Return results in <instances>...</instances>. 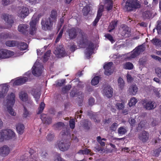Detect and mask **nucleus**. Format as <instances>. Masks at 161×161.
I'll return each instance as SVG.
<instances>
[{"mask_svg": "<svg viewBox=\"0 0 161 161\" xmlns=\"http://www.w3.org/2000/svg\"><path fill=\"white\" fill-rule=\"evenodd\" d=\"M21 82L22 85H23L28 80V78L26 77H19Z\"/></svg>", "mask_w": 161, "mask_h": 161, "instance_id": "4d7b16f0", "label": "nucleus"}, {"mask_svg": "<svg viewBox=\"0 0 161 161\" xmlns=\"http://www.w3.org/2000/svg\"><path fill=\"white\" fill-rule=\"evenodd\" d=\"M47 47L46 46H45L43 48L41 49V50H40V49H37V53L38 55H41L42 54L43 52L45 51L46 48H47Z\"/></svg>", "mask_w": 161, "mask_h": 161, "instance_id": "5fc2aeb1", "label": "nucleus"}, {"mask_svg": "<svg viewBox=\"0 0 161 161\" xmlns=\"http://www.w3.org/2000/svg\"><path fill=\"white\" fill-rule=\"evenodd\" d=\"M19 97L22 101L26 102L28 100V95L26 93L22 92L19 94Z\"/></svg>", "mask_w": 161, "mask_h": 161, "instance_id": "72a5a7b5", "label": "nucleus"}, {"mask_svg": "<svg viewBox=\"0 0 161 161\" xmlns=\"http://www.w3.org/2000/svg\"><path fill=\"white\" fill-rule=\"evenodd\" d=\"M54 23L50 18L45 19H42L41 24L42 29L45 30H50L51 29Z\"/></svg>", "mask_w": 161, "mask_h": 161, "instance_id": "20e7f679", "label": "nucleus"}, {"mask_svg": "<svg viewBox=\"0 0 161 161\" xmlns=\"http://www.w3.org/2000/svg\"><path fill=\"white\" fill-rule=\"evenodd\" d=\"M145 125L142 121H141L138 125V129L139 130H141L144 127Z\"/></svg>", "mask_w": 161, "mask_h": 161, "instance_id": "69168bd1", "label": "nucleus"}, {"mask_svg": "<svg viewBox=\"0 0 161 161\" xmlns=\"http://www.w3.org/2000/svg\"><path fill=\"white\" fill-rule=\"evenodd\" d=\"M14 86H19L22 85L21 81L19 77L13 83Z\"/></svg>", "mask_w": 161, "mask_h": 161, "instance_id": "864d4df0", "label": "nucleus"}, {"mask_svg": "<svg viewBox=\"0 0 161 161\" xmlns=\"http://www.w3.org/2000/svg\"><path fill=\"white\" fill-rule=\"evenodd\" d=\"M54 161H65L60 156V154H58L55 158Z\"/></svg>", "mask_w": 161, "mask_h": 161, "instance_id": "e2e57ef3", "label": "nucleus"}, {"mask_svg": "<svg viewBox=\"0 0 161 161\" xmlns=\"http://www.w3.org/2000/svg\"><path fill=\"white\" fill-rule=\"evenodd\" d=\"M82 126L85 129L89 130L92 126V123L87 119L82 120L80 123Z\"/></svg>", "mask_w": 161, "mask_h": 161, "instance_id": "412c9836", "label": "nucleus"}, {"mask_svg": "<svg viewBox=\"0 0 161 161\" xmlns=\"http://www.w3.org/2000/svg\"><path fill=\"white\" fill-rule=\"evenodd\" d=\"M113 64L112 62H109L105 64L103 66L105 69L104 74L107 75H109L113 73V71L111 69V67Z\"/></svg>", "mask_w": 161, "mask_h": 161, "instance_id": "ddd939ff", "label": "nucleus"}, {"mask_svg": "<svg viewBox=\"0 0 161 161\" xmlns=\"http://www.w3.org/2000/svg\"><path fill=\"white\" fill-rule=\"evenodd\" d=\"M105 2L107 6L106 8L108 11L112 9L113 7V2L112 0H105Z\"/></svg>", "mask_w": 161, "mask_h": 161, "instance_id": "c9c22d12", "label": "nucleus"}, {"mask_svg": "<svg viewBox=\"0 0 161 161\" xmlns=\"http://www.w3.org/2000/svg\"><path fill=\"white\" fill-rule=\"evenodd\" d=\"M118 82L119 87L121 89H123L124 86V82L123 79L119 77L118 79Z\"/></svg>", "mask_w": 161, "mask_h": 161, "instance_id": "37998d69", "label": "nucleus"}, {"mask_svg": "<svg viewBox=\"0 0 161 161\" xmlns=\"http://www.w3.org/2000/svg\"><path fill=\"white\" fill-rule=\"evenodd\" d=\"M6 131L7 140H15L16 139L17 136L15 133L11 129L5 130Z\"/></svg>", "mask_w": 161, "mask_h": 161, "instance_id": "dca6fc26", "label": "nucleus"}, {"mask_svg": "<svg viewBox=\"0 0 161 161\" xmlns=\"http://www.w3.org/2000/svg\"><path fill=\"white\" fill-rule=\"evenodd\" d=\"M103 93L106 97L108 98L111 97L113 94L112 88L109 85H105L103 90Z\"/></svg>", "mask_w": 161, "mask_h": 161, "instance_id": "f8f14e48", "label": "nucleus"}, {"mask_svg": "<svg viewBox=\"0 0 161 161\" xmlns=\"http://www.w3.org/2000/svg\"><path fill=\"white\" fill-rule=\"evenodd\" d=\"M151 16V13L149 11H146L142 13V16L144 19H149Z\"/></svg>", "mask_w": 161, "mask_h": 161, "instance_id": "ea45409f", "label": "nucleus"}, {"mask_svg": "<svg viewBox=\"0 0 161 161\" xmlns=\"http://www.w3.org/2000/svg\"><path fill=\"white\" fill-rule=\"evenodd\" d=\"M100 77L98 76H96L92 80L91 84L92 85L95 86L97 85L99 81Z\"/></svg>", "mask_w": 161, "mask_h": 161, "instance_id": "a19ab883", "label": "nucleus"}, {"mask_svg": "<svg viewBox=\"0 0 161 161\" xmlns=\"http://www.w3.org/2000/svg\"><path fill=\"white\" fill-rule=\"evenodd\" d=\"M145 50V47L142 45L138 46L133 50V52L129 57L130 58H133L138 56Z\"/></svg>", "mask_w": 161, "mask_h": 161, "instance_id": "423d86ee", "label": "nucleus"}, {"mask_svg": "<svg viewBox=\"0 0 161 161\" xmlns=\"http://www.w3.org/2000/svg\"><path fill=\"white\" fill-rule=\"evenodd\" d=\"M157 29L160 31H161V21H157Z\"/></svg>", "mask_w": 161, "mask_h": 161, "instance_id": "774afa93", "label": "nucleus"}, {"mask_svg": "<svg viewBox=\"0 0 161 161\" xmlns=\"http://www.w3.org/2000/svg\"><path fill=\"white\" fill-rule=\"evenodd\" d=\"M36 18L32 19L30 23V28L29 33L31 35H34L36 33Z\"/></svg>", "mask_w": 161, "mask_h": 161, "instance_id": "9d476101", "label": "nucleus"}, {"mask_svg": "<svg viewBox=\"0 0 161 161\" xmlns=\"http://www.w3.org/2000/svg\"><path fill=\"white\" fill-rule=\"evenodd\" d=\"M119 125L117 123L114 122L112 124L110 127V130L111 131H115Z\"/></svg>", "mask_w": 161, "mask_h": 161, "instance_id": "a18cd8bd", "label": "nucleus"}, {"mask_svg": "<svg viewBox=\"0 0 161 161\" xmlns=\"http://www.w3.org/2000/svg\"><path fill=\"white\" fill-rule=\"evenodd\" d=\"M141 103L143 107L147 110L153 109L156 106V104L154 102L149 101L146 99L142 100Z\"/></svg>", "mask_w": 161, "mask_h": 161, "instance_id": "39448f33", "label": "nucleus"}, {"mask_svg": "<svg viewBox=\"0 0 161 161\" xmlns=\"http://www.w3.org/2000/svg\"><path fill=\"white\" fill-rule=\"evenodd\" d=\"M95 100L94 98L91 97L89 99V104L90 105L92 106L94 104Z\"/></svg>", "mask_w": 161, "mask_h": 161, "instance_id": "680f3d73", "label": "nucleus"}, {"mask_svg": "<svg viewBox=\"0 0 161 161\" xmlns=\"http://www.w3.org/2000/svg\"><path fill=\"white\" fill-rule=\"evenodd\" d=\"M28 28V25L26 24H21L19 25L18 30L23 34L25 35L26 33H27Z\"/></svg>", "mask_w": 161, "mask_h": 161, "instance_id": "4be33fe9", "label": "nucleus"}, {"mask_svg": "<svg viewBox=\"0 0 161 161\" xmlns=\"http://www.w3.org/2000/svg\"><path fill=\"white\" fill-rule=\"evenodd\" d=\"M14 53L6 49H0V58L4 59L9 58L14 55Z\"/></svg>", "mask_w": 161, "mask_h": 161, "instance_id": "0eeeda50", "label": "nucleus"}, {"mask_svg": "<svg viewBox=\"0 0 161 161\" xmlns=\"http://www.w3.org/2000/svg\"><path fill=\"white\" fill-rule=\"evenodd\" d=\"M41 156L43 158H45L47 156L48 153L46 151H43L41 153Z\"/></svg>", "mask_w": 161, "mask_h": 161, "instance_id": "338daca9", "label": "nucleus"}, {"mask_svg": "<svg viewBox=\"0 0 161 161\" xmlns=\"http://www.w3.org/2000/svg\"><path fill=\"white\" fill-rule=\"evenodd\" d=\"M123 68L126 69L131 70L134 67L133 64L130 62H127L123 64Z\"/></svg>", "mask_w": 161, "mask_h": 161, "instance_id": "473e14b6", "label": "nucleus"}, {"mask_svg": "<svg viewBox=\"0 0 161 161\" xmlns=\"http://www.w3.org/2000/svg\"><path fill=\"white\" fill-rule=\"evenodd\" d=\"M137 99L134 97L131 98L128 104L130 107H131L135 105L137 102Z\"/></svg>", "mask_w": 161, "mask_h": 161, "instance_id": "49530a36", "label": "nucleus"}, {"mask_svg": "<svg viewBox=\"0 0 161 161\" xmlns=\"http://www.w3.org/2000/svg\"><path fill=\"white\" fill-rule=\"evenodd\" d=\"M32 94L35 98L36 102H38L41 96V93L37 90L34 89L32 90Z\"/></svg>", "mask_w": 161, "mask_h": 161, "instance_id": "cd10ccee", "label": "nucleus"}, {"mask_svg": "<svg viewBox=\"0 0 161 161\" xmlns=\"http://www.w3.org/2000/svg\"><path fill=\"white\" fill-rule=\"evenodd\" d=\"M118 23V21L117 20H112L111 21L108 27L109 32H111L116 27Z\"/></svg>", "mask_w": 161, "mask_h": 161, "instance_id": "393cba45", "label": "nucleus"}, {"mask_svg": "<svg viewBox=\"0 0 161 161\" xmlns=\"http://www.w3.org/2000/svg\"><path fill=\"white\" fill-rule=\"evenodd\" d=\"M123 9L128 12L135 11L141 7L140 2L138 0H123Z\"/></svg>", "mask_w": 161, "mask_h": 161, "instance_id": "f03ea898", "label": "nucleus"}, {"mask_svg": "<svg viewBox=\"0 0 161 161\" xmlns=\"http://www.w3.org/2000/svg\"><path fill=\"white\" fill-rule=\"evenodd\" d=\"M10 152L9 148L7 145H4L0 148V155L2 157H5L7 156Z\"/></svg>", "mask_w": 161, "mask_h": 161, "instance_id": "2eb2a0df", "label": "nucleus"}, {"mask_svg": "<svg viewBox=\"0 0 161 161\" xmlns=\"http://www.w3.org/2000/svg\"><path fill=\"white\" fill-rule=\"evenodd\" d=\"M16 127L17 131L19 135H22L24 133L25 127L23 124L19 123Z\"/></svg>", "mask_w": 161, "mask_h": 161, "instance_id": "b1692460", "label": "nucleus"}, {"mask_svg": "<svg viewBox=\"0 0 161 161\" xmlns=\"http://www.w3.org/2000/svg\"><path fill=\"white\" fill-rule=\"evenodd\" d=\"M138 138L142 142H145L148 139L149 133L146 131H143L139 135Z\"/></svg>", "mask_w": 161, "mask_h": 161, "instance_id": "6ab92c4d", "label": "nucleus"}, {"mask_svg": "<svg viewBox=\"0 0 161 161\" xmlns=\"http://www.w3.org/2000/svg\"><path fill=\"white\" fill-rule=\"evenodd\" d=\"M18 43V41H8L5 43L6 45L9 47H14L17 46V44Z\"/></svg>", "mask_w": 161, "mask_h": 161, "instance_id": "f704fd0d", "label": "nucleus"}, {"mask_svg": "<svg viewBox=\"0 0 161 161\" xmlns=\"http://www.w3.org/2000/svg\"><path fill=\"white\" fill-rule=\"evenodd\" d=\"M90 11V7L86 6L84 7L82 9V12L84 15L86 16Z\"/></svg>", "mask_w": 161, "mask_h": 161, "instance_id": "79ce46f5", "label": "nucleus"}, {"mask_svg": "<svg viewBox=\"0 0 161 161\" xmlns=\"http://www.w3.org/2000/svg\"><path fill=\"white\" fill-rule=\"evenodd\" d=\"M2 16L3 19L10 25V27H12L14 22L12 16L5 14H3Z\"/></svg>", "mask_w": 161, "mask_h": 161, "instance_id": "a211bd4d", "label": "nucleus"}, {"mask_svg": "<svg viewBox=\"0 0 161 161\" xmlns=\"http://www.w3.org/2000/svg\"><path fill=\"white\" fill-rule=\"evenodd\" d=\"M138 91V88L136 84H132L130 86L129 91L131 94L135 95Z\"/></svg>", "mask_w": 161, "mask_h": 161, "instance_id": "5701e85b", "label": "nucleus"}, {"mask_svg": "<svg viewBox=\"0 0 161 161\" xmlns=\"http://www.w3.org/2000/svg\"><path fill=\"white\" fill-rule=\"evenodd\" d=\"M70 145V143L66 140H61L58 144V147L59 149L62 151L67 150Z\"/></svg>", "mask_w": 161, "mask_h": 161, "instance_id": "1a4fd4ad", "label": "nucleus"}, {"mask_svg": "<svg viewBox=\"0 0 161 161\" xmlns=\"http://www.w3.org/2000/svg\"><path fill=\"white\" fill-rule=\"evenodd\" d=\"M151 56L152 58L161 63V58L160 57L154 55H152Z\"/></svg>", "mask_w": 161, "mask_h": 161, "instance_id": "052dcab7", "label": "nucleus"}, {"mask_svg": "<svg viewBox=\"0 0 161 161\" xmlns=\"http://www.w3.org/2000/svg\"><path fill=\"white\" fill-rule=\"evenodd\" d=\"M15 95L14 93L11 92L10 94L8 96L7 102V108L8 111L12 116H15L16 113L14 111L12 108L15 102Z\"/></svg>", "mask_w": 161, "mask_h": 161, "instance_id": "7ed1b4c3", "label": "nucleus"}, {"mask_svg": "<svg viewBox=\"0 0 161 161\" xmlns=\"http://www.w3.org/2000/svg\"><path fill=\"white\" fill-rule=\"evenodd\" d=\"M29 9L26 7L23 6L20 8L18 11L19 16L23 18H25L29 14Z\"/></svg>", "mask_w": 161, "mask_h": 161, "instance_id": "9b49d317", "label": "nucleus"}, {"mask_svg": "<svg viewBox=\"0 0 161 161\" xmlns=\"http://www.w3.org/2000/svg\"><path fill=\"white\" fill-rule=\"evenodd\" d=\"M90 117L91 119L93 120L94 121L97 123H99L100 122V120L98 119H97L98 118V115L97 114L95 113H88V114Z\"/></svg>", "mask_w": 161, "mask_h": 161, "instance_id": "2f4dec72", "label": "nucleus"}, {"mask_svg": "<svg viewBox=\"0 0 161 161\" xmlns=\"http://www.w3.org/2000/svg\"><path fill=\"white\" fill-rule=\"evenodd\" d=\"M40 118L44 124L47 125L51 124L52 122V118L50 116H47L46 114H42L41 115Z\"/></svg>", "mask_w": 161, "mask_h": 161, "instance_id": "4468645a", "label": "nucleus"}, {"mask_svg": "<svg viewBox=\"0 0 161 161\" xmlns=\"http://www.w3.org/2000/svg\"><path fill=\"white\" fill-rule=\"evenodd\" d=\"M51 52V51L50 50H48L45 53L43 58V62H45L47 61L48 58L50 57Z\"/></svg>", "mask_w": 161, "mask_h": 161, "instance_id": "4c0bfd02", "label": "nucleus"}, {"mask_svg": "<svg viewBox=\"0 0 161 161\" xmlns=\"http://www.w3.org/2000/svg\"><path fill=\"white\" fill-rule=\"evenodd\" d=\"M54 137V135L53 133H49L46 136V138L48 141H53Z\"/></svg>", "mask_w": 161, "mask_h": 161, "instance_id": "603ef678", "label": "nucleus"}, {"mask_svg": "<svg viewBox=\"0 0 161 161\" xmlns=\"http://www.w3.org/2000/svg\"><path fill=\"white\" fill-rule=\"evenodd\" d=\"M57 12L55 10H53L51 11L50 17L48 18H50L53 21L55 22L57 20Z\"/></svg>", "mask_w": 161, "mask_h": 161, "instance_id": "c756f323", "label": "nucleus"}, {"mask_svg": "<svg viewBox=\"0 0 161 161\" xmlns=\"http://www.w3.org/2000/svg\"><path fill=\"white\" fill-rule=\"evenodd\" d=\"M24 107V112L23 114V116L25 118H26L29 115V112L25 107Z\"/></svg>", "mask_w": 161, "mask_h": 161, "instance_id": "0e129e2a", "label": "nucleus"}, {"mask_svg": "<svg viewBox=\"0 0 161 161\" xmlns=\"http://www.w3.org/2000/svg\"><path fill=\"white\" fill-rule=\"evenodd\" d=\"M71 87V86L70 85H67L62 88V91L64 93H67Z\"/></svg>", "mask_w": 161, "mask_h": 161, "instance_id": "c03bdc74", "label": "nucleus"}, {"mask_svg": "<svg viewBox=\"0 0 161 161\" xmlns=\"http://www.w3.org/2000/svg\"><path fill=\"white\" fill-rule=\"evenodd\" d=\"M17 47L21 50H26L28 48V45L26 43L24 42H18Z\"/></svg>", "mask_w": 161, "mask_h": 161, "instance_id": "a878e982", "label": "nucleus"}, {"mask_svg": "<svg viewBox=\"0 0 161 161\" xmlns=\"http://www.w3.org/2000/svg\"><path fill=\"white\" fill-rule=\"evenodd\" d=\"M122 31V35L125 37H128L130 35V32L129 28L126 25L123 24L121 25Z\"/></svg>", "mask_w": 161, "mask_h": 161, "instance_id": "f3484780", "label": "nucleus"}, {"mask_svg": "<svg viewBox=\"0 0 161 161\" xmlns=\"http://www.w3.org/2000/svg\"><path fill=\"white\" fill-rule=\"evenodd\" d=\"M127 132V130L126 127L124 126H121L118 129V134L120 135L125 134Z\"/></svg>", "mask_w": 161, "mask_h": 161, "instance_id": "e433bc0d", "label": "nucleus"}, {"mask_svg": "<svg viewBox=\"0 0 161 161\" xmlns=\"http://www.w3.org/2000/svg\"><path fill=\"white\" fill-rule=\"evenodd\" d=\"M45 107V104L43 102H42L38 108V111L37 113V114H41L43 111Z\"/></svg>", "mask_w": 161, "mask_h": 161, "instance_id": "de8ad7c7", "label": "nucleus"}, {"mask_svg": "<svg viewBox=\"0 0 161 161\" xmlns=\"http://www.w3.org/2000/svg\"><path fill=\"white\" fill-rule=\"evenodd\" d=\"M70 96L72 97H74L75 96H79L80 95H81V97L82 98V99H83V96L82 95V93L81 92H75L74 90H72L70 92Z\"/></svg>", "mask_w": 161, "mask_h": 161, "instance_id": "58836bf2", "label": "nucleus"}, {"mask_svg": "<svg viewBox=\"0 0 161 161\" xmlns=\"http://www.w3.org/2000/svg\"><path fill=\"white\" fill-rule=\"evenodd\" d=\"M69 125L70 127L72 129H74L75 126V122L74 119H71L69 120Z\"/></svg>", "mask_w": 161, "mask_h": 161, "instance_id": "3c124183", "label": "nucleus"}, {"mask_svg": "<svg viewBox=\"0 0 161 161\" xmlns=\"http://www.w3.org/2000/svg\"><path fill=\"white\" fill-rule=\"evenodd\" d=\"M67 32L70 40L75 39L79 34L81 36V38L79 41V46L83 48L88 47L85 53L86 57L89 58L93 52L94 47V44L91 41H89L87 36L80 28L77 27H72L67 29Z\"/></svg>", "mask_w": 161, "mask_h": 161, "instance_id": "f257e3e1", "label": "nucleus"}, {"mask_svg": "<svg viewBox=\"0 0 161 161\" xmlns=\"http://www.w3.org/2000/svg\"><path fill=\"white\" fill-rule=\"evenodd\" d=\"M6 132L5 130H3L0 131V142H2L5 140H7Z\"/></svg>", "mask_w": 161, "mask_h": 161, "instance_id": "c85d7f7f", "label": "nucleus"}, {"mask_svg": "<svg viewBox=\"0 0 161 161\" xmlns=\"http://www.w3.org/2000/svg\"><path fill=\"white\" fill-rule=\"evenodd\" d=\"M151 43L157 47H161V41L159 39L154 38L151 41Z\"/></svg>", "mask_w": 161, "mask_h": 161, "instance_id": "bb28decb", "label": "nucleus"}, {"mask_svg": "<svg viewBox=\"0 0 161 161\" xmlns=\"http://www.w3.org/2000/svg\"><path fill=\"white\" fill-rule=\"evenodd\" d=\"M54 53L59 57H63L66 56L64 48L62 45H59L57 46Z\"/></svg>", "mask_w": 161, "mask_h": 161, "instance_id": "6e6552de", "label": "nucleus"}, {"mask_svg": "<svg viewBox=\"0 0 161 161\" xmlns=\"http://www.w3.org/2000/svg\"><path fill=\"white\" fill-rule=\"evenodd\" d=\"M105 37L109 40L111 42L113 43L115 42V41L114 39L113 36L109 34H106L105 36Z\"/></svg>", "mask_w": 161, "mask_h": 161, "instance_id": "8fccbe9b", "label": "nucleus"}, {"mask_svg": "<svg viewBox=\"0 0 161 161\" xmlns=\"http://www.w3.org/2000/svg\"><path fill=\"white\" fill-rule=\"evenodd\" d=\"M65 79H62L60 82H58L57 84V85L58 86H62L65 83Z\"/></svg>", "mask_w": 161, "mask_h": 161, "instance_id": "bf43d9fd", "label": "nucleus"}, {"mask_svg": "<svg viewBox=\"0 0 161 161\" xmlns=\"http://www.w3.org/2000/svg\"><path fill=\"white\" fill-rule=\"evenodd\" d=\"M42 67L43 66H41L40 68L37 67L34 65L32 68V74L35 76H40L42 73Z\"/></svg>", "mask_w": 161, "mask_h": 161, "instance_id": "aec40b11", "label": "nucleus"}, {"mask_svg": "<svg viewBox=\"0 0 161 161\" xmlns=\"http://www.w3.org/2000/svg\"><path fill=\"white\" fill-rule=\"evenodd\" d=\"M64 126V124L61 122H58L54 124L53 127L55 130H59Z\"/></svg>", "mask_w": 161, "mask_h": 161, "instance_id": "7c9ffc66", "label": "nucleus"}, {"mask_svg": "<svg viewBox=\"0 0 161 161\" xmlns=\"http://www.w3.org/2000/svg\"><path fill=\"white\" fill-rule=\"evenodd\" d=\"M119 110L122 109L124 108V104L123 103H118L116 104Z\"/></svg>", "mask_w": 161, "mask_h": 161, "instance_id": "13d9d810", "label": "nucleus"}, {"mask_svg": "<svg viewBox=\"0 0 161 161\" xmlns=\"http://www.w3.org/2000/svg\"><path fill=\"white\" fill-rule=\"evenodd\" d=\"M155 72L157 76L161 79V68L157 67L155 69Z\"/></svg>", "mask_w": 161, "mask_h": 161, "instance_id": "09e8293b", "label": "nucleus"}, {"mask_svg": "<svg viewBox=\"0 0 161 161\" xmlns=\"http://www.w3.org/2000/svg\"><path fill=\"white\" fill-rule=\"evenodd\" d=\"M90 152V150L87 148H86L84 150H80L79 153H81L83 154H88Z\"/></svg>", "mask_w": 161, "mask_h": 161, "instance_id": "6e6d98bb", "label": "nucleus"}]
</instances>
